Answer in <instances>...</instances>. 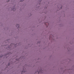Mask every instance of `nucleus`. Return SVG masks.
<instances>
[{
	"mask_svg": "<svg viewBox=\"0 0 74 74\" xmlns=\"http://www.w3.org/2000/svg\"><path fill=\"white\" fill-rule=\"evenodd\" d=\"M49 40H50V38H49Z\"/></svg>",
	"mask_w": 74,
	"mask_h": 74,
	"instance_id": "10",
	"label": "nucleus"
},
{
	"mask_svg": "<svg viewBox=\"0 0 74 74\" xmlns=\"http://www.w3.org/2000/svg\"><path fill=\"white\" fill-rule=\"evenodd\" d=\"M22 72H25V71H22Z\"/></svg>",
	"mask_w": 74,
	"mask_h": 74,
	"instance_id": "5",
	"label": "nucleus"
},
{
	"mask_svg": "<svg viewBox=\"0 0 74 74\" xmlns=\"http://www.w3.org/2000/svg\"><path fill=\"white\" fill-rule=\"evenodd\" d=\"M24 69H26L25 68H24Z\"/></svg>",
	"mask_w": 74,
	"mask_h": 74,
	"instance_id": "9",
	"label": "nucleus"
},
{
	"mask_svg": "<svg viewBox=\"0 0 74 74\" xmlns=\"http://www.w3.org/2000/svg\"><path fill=\"white\" fill-rule=\"evenodd\" d=\"M24 0H21V1H24Z\"/></svg>",
	"mask_w": 74,
	"mask_h": 74,
	"instance_id": "3",
	"label": "nucleus"
},
{
	"mask_svg": "<svg viewBox=\"0 0 74 74\" xmlns=\"http://www.w3.org/2000/svg\"><path fill=\"white\" fill-rule=\"evenodd\" d=\"M10 1V0H8V1H7V2H8Z\"/></svg>",
	"mask_w": 74,
	"mask_h": 74,
	"instance_id": "4",
	"label": "nucleus"
},
{
	"mask_svg": "<svg viewBox=\"0 0 74 74\" xmlns=\"http://www.w3.org/2000/svg\"><path fill=\"white\" fill-rule=\"evenodd\" d=\"M23 70H24V68H23Z\"/></svg>",
	"mask_w": 74,
	"mask_h": 74,
	"instance_id": "11",
	"label": "nucleus"
},
{
	"mask_svg": "<svg viewBox=\"0 0 74 74\" xmlns=\"http://www.w3.org/2000/svg\"><path fill=\"white\" fill-rule=\"evenodd\" d=\"M16 26V27H17V26L18 27H19V24H17Z\"/></svg>",
	"mask_w": 74,
	"mask_h": 74,
	"instance_id": "2",
	"label": "nucleus"
},
{
	"mask_svg": "<svg viewBox=\"0 0 74 74\" xmlns=\"http://www.w3.org/2000/svg\"><path fill=\"white\" fill-rule=\"evenodd\" d=\"M61 9L62 8V7H61Z\"/></svg>",
	"mask_w": 74,
	"mask_h": 74,
	"instance_id": "7",
	"label": "nucleus"
},
{
	"mask_svg": "<svg viewBox=\"0 0 74 74\" xmlns=\"http://www.w3.org/2000/svg\"><path fill=\"white\" fill-rule=\"evenodd\" d=\"M8 66H10V63H8Z\"/></svg>",
	"mask_w": 74,
	"mask_h": 74,
	"instance_id": "6",
	"label": "nucleus"
},
{
	"mask_svg": "<svg viewBox=\"0 0 74 74\" xmlns=\"http://www.w3.org/2000/svg\"><path fill=\"white\" fill-rule=\"evenodd\" d=\"M39 73H40V72H38V74H39Z\"/></svg>",
	"mask_w": 74,
	"mask_h": 74,
	"instance_id": "8",
	"label": "nucleus"
},
{
	"mask_svg": "<svg viewBox=\"0 0 74 74\" xmlns=\"http://www.w3.org/2000/svg\"><path fill=\"white\" fill-rule=\"evenodd\" d=\"M12 10L13 11H15L16 10V8H13Z\"/></svg>",
	"mask_w": 74,
	"mask_h": 74,
	"instance_id": "1",
	"label": "nucleus"
}]
</instances>
